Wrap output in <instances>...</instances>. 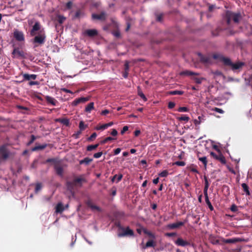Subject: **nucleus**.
<instances>
[{
  "instance_id": "obj_1",
  "label": "nucleus",
  "mask_w": 252,
  "mask_h": 252,
  "mask_svg": "<svg viewBox=\"0 0 252 252\" xmlns=\"http://www.w3.org/2000/svg\"><path fill=\"white\" fill-rule=\"evenodd\" d=\"M30 35L32 36H35L33 42L37 44L35 45V47L44 44L46 38L45 31L39 22H36L32 26L30 31Z\"/></svg>"
},
{
  "instance_id": "obj_2",
  "label": "nucleus",
  "mask_w": 252,
  "mask_h": 252,
  "mask_svg": "<svg viewBox=\"0 0 252 252\" xmlns=\"http://www.w3.org/2000/svg\"><path fill=\"white\" fill-rule=\"evenodd\" d=\"M243 17L242 13L240 11L234 12L227 10L223 14L222 19L227 28H230L232 24L238 25L243 19Z\"/></svg>"
},
{
  "instance_id": "obj_3",
  "label": "nucleus",
  "mask_w": 252,
  "mask_h": 252,
  "mask_svg": "<svg viewBox=\"0 0 252 252\" xmlns=\"http://www.w3.org/2000/svg\"><path fill=\"white\" fill-rule=\"evenodd\" d=\"M213 58L215 60H218L223 62L224 65L229 66L231 69L234 72H240L243 66L245 65L244 63L241 62L233 63L229 58L224 57L222 55L219 54H214Z\"/></svg>"
},
{
  "instance_id": "obj_4",
  "label": "nucleus",
  "mask_w": 252,
  "mask_h": 252,
  "mask_svg": "<svg viewBox=\"0 0 252 252\" xmlns=\"http://www.w3.org/2000/svg\"><path fill=\"white\" fill-rule=\"evenodd\" d=\"M85 178L82 177L75 178L72 181H67L66 182V187L68 190L73 192L76 187H81L83 183L86 182Z\"/></svg>"
},
{
  "instance_id": "obj_5",
  "label": "nucleus",
  "mask_w": 252,
  "mask_h": 252,
  "mask_svg": "<svg viewBox=\"0 0 252 252\" xmlns=\"http://www.w3.org/2000/svg\"><path fill=\"white\" fill-rule=\"evenodd\" d=\"M116 225L118 228L119 231L118 234L119 237H123L126 236H133L134 235L133 231L130 229L129 227H127L126 228H125L121 225L120 223L119 222Z\"/></svg>"
},
{
  "instance_id": "obj_6",
  "label": "nucleus",
  "mask_w": 252,
  "mask_h": 252,
  "mask_svg": "<svg viewBox=\"0 0 252 252\" xmlns=\"http://www.w3.org/2000/svg\"><path fill=\"white\" fill-rule=\"evenodd\" d=\"M210 155L214 158L220 161L222 164H226V160L225 157L223 156L219 150H218V154H216L214 152H212L210 153Z\"/></svg>"
},
{
  "instance_id": "obj_7",
  "label": "nucleus",
  "mask_w": 252,
  "mask_h": 252,
  "mask_svg": "<svg viewBox=\"0 0 252 252\" xmlns=\"http://www.w3.org/2000/svg\"><path fill=\"white\" fill-rule=\"evenodd\" d=\"M107 18V14L105 12L102 11L99 14L93 13L92 15V18L93 20H99L105 21Z\"/></svg>"
},
{
  "instance_id": "obj_8",
  "label": "nucleus",
  "mask_w": 252,
  "mask_h": 252,
  "mask_svg": "<svg viewBox=\"0 0 252 252\" xmlns=\"http://www.w3.org/2000/svg\"><path fill=\"white\" fill-rule=\"evenodd\" d=\"M200 61L205 64H210L212 62L211 58L209 56L203 55L200 53H198Z\"/></svg>"
},
{
  "instance_id": "obj_9",
  "label": "nucleus",
  "mask_w": 252,
  "mask_h": 252,
  "mask_svg": "<svg viewBox=\"0 0 252 252\" xmlns=\"http://www.w3.org/2000/svg\"><path fill=\"white\" fill-rule=\"evenodd\" d=\"M175 244L178 246L186 247L190 246V243L186 240H183L182 238H178L175 241Z\"/></svg>"
},
{
  "instance_id": "obj_10",
  "label": "nucleus",
  "mask_w": 252,
  "mask_h": 252,
  "mask_svg": "<svg viewBox=\"0 0 252 252\" xmlns=\"http://www.w3.org/2000/svg\"><path fill=\"white\" fill-rule=\"evenodd\" d=\"M90 99L89 97H81L79 98H77L75 99L72 102V105L73 106H77L80 103H85L88 101H89Z\"/></svg>"
},
{
  "instance_id": "obj_11",
  "label": "nucleus",
  "mask_w": 252,
  "mask_h": 252,
  "mask_svg": "<svg viewBox=\"0 0 252 252\" xmlns=\"http://www.w3.org/2000/svg\"><path fill=\"white\" fill-rule=\"evenodd\" d=\"M14 38L19 41H24L25 39L24 35L22 32L15 30L13 32Z\"/></svg>"
},
{
  "instance_id": "obj_12",
  "label": "nucleus",
  "mask_w": 252,
  "mask_h": 252,
  "mask_svg": "<svg viewBox=\"0 0 252 252\" xmlns=\"http://www.w3.org/2000/svg\"><path fill=\"white\" fill-rule=\"evenodd\" d=\"M0 154H1V158L5 160L9 157V153L6 151L4 146L0 147Z\"/></svg>"
},
{
  "instance_id": "obj_13",
  "label": "nucleus",
  "mask_w": 252,
  "mask_h": 252,
  "mask_svg": "<svg viewBox=\"0 0 252 252\" xmlns=\"http://www.w3.org/2000/svg\"><path fill=\"white\" fill-rule=\"evenodd\" d=\"M12 54L15 57L17 58L24 57V52L20 50L18 48H14Z\"/></svg>"
},
{
  "instance_id": "obj_14",
  "label": "nucleus",
  "mask_w": 252,
  "mask_h": 252,
  "mask_svg": "<svg viewBox=\"0 0 252 252\" xmlns=\"http://www.w3.org/2000/svg\"><path fill=\"white\" fill-rule=\"evenodd\" d=\"M185 224V222L182 221H178L175 223L169 224L168 225L167 227L169 229H174L175 228H179L182 226H183Z\"/></svg>"
},
{
  "instance_id": "obj_15",
  "label": "nucleus",
  "mask_w": 252,
  "mask_h": 252,
  "mask_svg": "<svg viewBox=\"0 0 252 252\" xmlns=\"http://www.w3.org/2000/svg\"><path fill=\"white\" fill-rule=\"evenodd\" d=\"M85 34L88 36L92 37L97 35L98 32L97 30L95 29L87 30L85 32Z\"/></svg>"
},
{
  "instance_id": "obj_16",
  "label": "nucleus",
  "mask_w": 252,
  "mask_h": 252,
  "mask_svg": "<svg viewBox=\"0 0 252 252\" xmlns=\"http://www.w3.org/2000/svg\"><path fill=\"white\" fill-rule=\"evenodd\" d=\"M54 168L56 171V174L61 177H63V168L59 165H55L54 166Z\"/></svg>"
},
{
  "instance_id": "obj_17",
  "label": "nucleus",
  "mask_w": 252,
  "mask_h": 252,
  "mask_svg": "<svg viewBox=\"0 0 252 252\" xmlns=\"http://www.w3.org/2000/svg\"><path fill=\"white\" fill-rule=\"evenodd\" d=\"M241 240L239 238H232V239H222V242L225 244H232V243H236L237 242H240Z\"/></svg>"
},
{
  "instance_id": "obj_18",
  "label": "nucleus",
  "mask_w": 252,
  "mask_h": 252,
  "mask_svg": "<svg viewBox=\"0 0 252 252\" xmlns=\"http://www.w3.org/2000/svg\"><path fill=\"white\" fill-rule=\"evenodd\" d=\"M45 98L48 103L51 104L53 106H56L58 102L57 100L54 97L48 95L46 96Z\"/></svg>"
},
{
  "instance_id": "obj_19",
  "label": "nucleus",
  "mask_w": 252,
  "mask_h": 252,
  "mask_svg": "<svg viewBox=\"0 0 252 252\" xmlns=\"http://www.w3.org/2000/svg\"><path fill=\"white\" fill-rule=\"evenodd\" d=\"M65 209L64 207L62 202H59L56 206V212L57 213H62Z\"/></svg>"
},
{
  "instance_id": "obj_20",
  "label": "nucleus",
  "mask_w": 252,
  "mask_h": 252,
  "mask_svg": "<svg viewBox=\"0 0 252 252\" xmlns=\"http://www.w3.org/2000/svg\"><path fill=\"white\" fill-rule=\"evenodd\" d=\"M179 75L181 76H191V75H198V73L189 71V70H185L181 71L180 72Z\"/></svg>"
},
{
  "instance_id": "obj_21",
  "label": "nucleus",
  "mask_w": 252,
  "mask_h": 252,
  "mask_svg": "<svg viewBox=\"0 0 252 252\" xmlns=\"http://www.w3.org/2000/svg\"><path fill=\"white\" fill-rule=\"evenodd\" d=\"M156 242L153 240H149L145 245L143 246L142 248L146 249L149 247H155L156 246Z\"/></svg>"
},
{
  "instance_id": "obj_22",
  "label": "nucleus",
  "mask_w": 252,
  "mask_h": 252,
  "mask_svg": "<svg viewBox=\"0 0 252 252\" xmlns=\"http://www.w3.org/2000/svg\"><path fill=\"white\" fill-rule=\"evenodd\" d=\"M23 76L25 80H30L31 79L35 80L36 78V75L35 74H29L25 73L23 75Z\"/></svg>"
},
{
  "instance_id": "obj_23",
  "label": "nucleus",
  "mask_w": 252,
  "mask_h": 252,
  "mask_svg": "<svg viewBox=\"0 0 252 252\" xmlns=\"http://www.w3.org/2000/svg\"><path fill=\"white\" fill-rule=\"evenodd\" d=\"M47 146H48V145L47 144H44L41 145L36 146L33 147L31 149V150L32 152H34V151H38V150H42L44 149L45 148H46L47 147Z\"/></svg>"
},
{
  "instance_id": "obj_24",
  "label": "nucleus",
  "mask_w": 252,
  "mask_h": 252,
  "mask_svg": "<svg viewBox=\"0 0 252 252\" xmlns=\"http://www.w3.org/2000/svg\"><path fill=\"white\" fill-rule=\"evenodd\" d=\"M88 206L92 210H97V211H101L100 207L93 204L91 201H88L87 203Z\"/></svg>"
},
{
  "instance_id": "obj_25",
  "label": "nucleus",
  "mask_w": 252,
  "mask_h": 252,
  "mask_svg": "<svg viewBox=\"0 0 252 252\" xmlns=\"http://www.w3.org/2000/svg\"><path fill=\"white\" fill-rule=\"evenodd\" d=\"M56 121L60 122L66 126H69L70 125L69 121L67 118L58 119L56 120Z\"/></svg>"
},
{
  "instance_id": "obj_26",
  "label": "nucleus",
  "mask_w": 252,
  "mask_h": 252,
  "mask_svg": "<svg viewBox=\"0 0 252 252\" xmlns=\"http://www.w3.org/2000/svg\"><path fill=\"white\" fill-rule=\"evenodd\" d=\"M94 109V103L90 102L88 104L85 108V112L90 113L92 110Z\"/></svg>"
},
{
  "instance_id": "obj_27",
  "label": "nucleus",
  "mask_w": 252,
  "mask_h": 252,
  "mask_svg": "<svg viewBox=\"0 0 252 252\" xmlns=\"http://www.w3.org/2000/svg\"><path fill=\"white\" fill-rule=\"evenodd\" d=\"M242 187L244 191L245 192L247 195H250V192L249 191V187L246 183L242 184Z\"/></svg>"
},
{
  "instance_id": "obj_28",
  "label": "nucleus",
  "mask_w": 252,
  "mask_h": 252,
  "mask_svg": "<svg viewBox=\"0 0 252 252\" xmlns=\"http://www.w3.org/2000/svg\"><path fill=\"white\" fill-rule=\"evenodd\" d=\"M123 178V175L122 174H119L118 175L116 174L112 178L111 181L112 182H114L115 180V179H117V183L119 182Z\"/></svg>"
},
{
  "instance_id": "obj_29",
  "label": "nucleus",
  "mask_w": 252,
  "mask_h": 252,
  "mask_svg": "<svg viewBox=\"0 0 252 252\" xmlns=\"http://www.w3.org/2000/svg\"><path fill=\"white\" fill-rule=\"evenodd\" d=\"M138 94L144 101H146L147 99L144 94L142 93L139 87H138Z\"/></svg>"
},
{
  "instance_id": "obj_30",
  "label": "nucleus",
  "mask_w": 252,
  "mask_h": 252,
  "mask_svg": "<svg viewBox=\"0 0 252 252\" xmlns=\"http://www.w3.org/2000/svg\"><path fill=\"white\" fill-rule=\"evenodd\" d=\"M177 119L180 121L188 122L189 118L186 115H182L181 117H178Z\"/></svg>"
},
{
  "instance_id": "obj_31",
  "label": "nucleus",
  "mask_w": 252,
  "mask_h": 252,
  "mask_svg": "<svg viewBox=\"0 0 252 252\" xmlns=\"http://www.w3.org/2000/svg\"><path fill=\"white\" fill-rule=\"evenodd\" d=\"M92 161L93 159L92 158H85L83 160H80V164H82L85 163L86 164H88Z\"/></svg>"
},
{
  "instance_id": "obj_32",
  "label": "nucleus",
  "mask_w": 252,
  "mask_h": 252,
  "mask_svg": "<svg viewBox=\"0 0 252 252\" xmlns=\"http://www.w3.org/2000/svg\"><path fill=\"white\" fill-rule=\"evenodd\" d=\"M184 92L182 91L175 90L169 92V94L171 95H182Z\"/></svg>"
},
{
  "instance_id": "obj_33",
  "label": "nucleus",
  "mask_w": 252,
  "mask_h": 252,
  "mask_svg": "<svg viewBox=\"0 0 252 252\" xmlns=\"http://www.w3.org/2000/svg\"><path fill=\"white\" fill-rule=\"evenodd\" d=\"M98 146H99V144L89 145L87 147V150L88 151H92L96 149Z\"/></svg>"
},
{
  "instance_id": "obj_34",
  "label": "nucleus",
  "mask_w": 252,
  "mask_h": 252,
  "mask_svg": "<svg viewBox=\"0 0 252 252\" xmlns=\"http://www.w3.org/2000/svg\"><path fill=\"white\" fill-rule=\"evenodd\" d=\"M87 127H88V125H85L83 121H81L80 122L79 125V127L80 130L82 131L83 130H85Z\"/></svg>"
},
{
  "instance_id": "obj_35",
  "label": "nucleus",
  "mask_w": 252,
  "mask_h": 252,
  "mask_svg": "<svg viewBox=\"0 0 252 252\" xmlns=\"http://www.w3.org/2000/svg\"><path fill=\"white\" fill-rule=\"evenodd\" d=\"M205 202H206L207 205H208V207L209 208L210 210L213 211L214 209V208H213V206H212V205L211 204V203L209 201V197H205Z\"/></svg>"
},
{
  "instance_id": "obj_36",
  "label": "nucleus",
  "mask_w": 252,
  "mask_h": 252,
  "mask_svg": "<svg viewBox=\"0 0 252 252\" xmlns=\"http://www.w3.org/2000/svg\"><path fill=\"white\" fill-rule=\"evenodd\" d=\"M198 159L202 162L204 166L206 167L207 164V160L206 157H200Z\"/></svg>"
},
{
  "instance_id": "obj_37",
  "label": "nucleus",
  "mask_w": 252,
  "mask_h": 252,
  "mask_svg": "<svg viewBox=\"0 0 252 252\" xmlns=\"http://www.w3.org/2000/svg\"><path fill=\"white\" fill-rule=\"evenodd\" d=\"M192 79L194 81V82L198 84H200L202 83V80H204L203 78H197L195 77H193Z\"/></svg>"
},
{
  "instance_id": "obj_38",
  "label": "nucleus",
  "mask_w": 252,
  "mask_h": 252,
  "mask_svg": "<svg viewBox=\"0 0 252 252\" xmlns=\"http://www.w3.org/2000/svg\"><path fill=\"white\" fill-rule=\"evenodd\" d=\"M36 139V136H35L34 135H32L31 136L30 140L27 143V146H30Z\"/></svg>"
},
{
  "instance_id": "obj_39",
  "label": "nucleus",
  "mask_w": 252,
  "mask_h": 252,
  "mask_svg": "<svg viewBox=\"0 0 252 252\" xmlns=\"http://www.w3.org/2000/svg\"><path fill=\"white\" fill-rule=\"evenodd\" d=\"M168 175V172L167 170H164L159 173L158 176L161 177H166Z\"/></svg>"
},
{
  "instance_id": "obj_40",
  "label": "nucleus",
  "mask_w": 252,
  "mask_h": 252,
  "mask_svg": "<svg viewBox=\"0 0 252 252\" xmlns=\"http://www.w3.org/2000/svg\"><path fill=\"white\" fill-rule=\"evenodd\" d=\"M173 165H176L179 166H184L186 165V163L183 161H177L175 162Z\"/></svg>"
},
{
  "instance_id": "obj_41",
  "label": "nucleus",
  "mask_w": 252,
  "mask_h": 252,
  "mask_svg": "<svg viewBox=\"0 0 252 252\" xmlns=\"http://www.w3.org/2000/svg\"><path fill=\"white\" fill-rule=\"evenodd\" d=\"M115 139V138H112L111 137H107L101 141V143L105 144V143H106L109 141H112V140H114Z\"/></svg>"
},
{
  "instance_id": "obj_42",
  "label": "nucleus",
  "mask_w": 252,
  "mask_h": 252,
  "mask_svg": "<svg viewBox=\"0 0 252 252\" xmlns=\"http://www.w3.org/2000/svg\"><path fill=\"white\" fill-rule=\"evenodd\" d=\"M97 134L95 132H94L88 138V140L89 141H93L96 137Z\"/></svg>"
},
{
  "instance_id": "obj_43",
  "label": "nucleus",
  "mask_w": 252,
  "mask_h": 252,
  "mask_svg": "<svg viewBox=\"0 0 252 252\" xmlns=\"http://www.w3.org/2000/svg\"><path fill=\"white\" fill-rule=\"evenodd\" d=\"M72 5V2L71 1H69L65 4V8L66 9H71Z\"/></svg>"
},
{
  "instance_id": "obj_44",
  "label": "nucleus",
  "mask_w": 252,
  "mask_h": 252,
  "mask_svg": "<svg viewBox=\"0 0 252 252\" xmlns=\"http://www.w3.org/2000/svg\"><path fill=\"white\" fill-rule=\"evenodd\" d=\"M129 68V62L127 61H126L125 63V65H124L125 71L126 72H128Z\"/></svg>"
},
{
  "instance_id": "obj_45",
  "label": "nucleus",
  "mask_w": 252,
  "mask_h": 252,
  "mask_svg": "<svg viewBox=\"0 0 252 252\" xmlns=\"http://www.w3.org/2000/svg\"><path fill=\"white\" fill-rule=\"evenodd\" d=\"M83 14V13L81 11V10H78L75 14V16H74V17L75 18H80V17L81 16V15H82Z\"/></svg>"
},
{
  "instance_id": "obj_46",
  "label": "nucleus",
  "mask_w": 252,
  "mask_h": 252,
  "mask_svg": "<svg viewBox=\"0 0 252 252\" xmlns=\"http://www.w3.org/2000/svg\"><path fill=\"white\" fill-rule=\"evenodd\" d=\"M202 118L201 116L198 117V119H195L194 120V123L195 125H199L201 121H202Z\"/></svg>"
},
{
  "instance_id": "obj_47",
  "label": "nucleus",
  "mask_w": 252,
  "mask_h": 252,
  "mask_svg": "<svg viewBox=\"0 0 252 252\" xmlns=\"http://www.w3.org/2000/svg\"><path fill=\"white\" fill-rule=\"evenodd\" d=\"M65 20V18L64 17H63V16L59 15L58 16V21L59 23L62 24Z\"/></svg>"
},
{
  "instance_id": "obj_48",
  "label": "nucleus",
  "mask_w": 252,
  "mask_h": 252,
  "mask_svg": "<svg viewBox=\"0 0 252 252\" xmlns=\"http://www.w3.org/2000/svg\"><path fill=\"white\" fill-rule=\"evenodd\" d=\"M230 210L233 212H236L238 211L237 206L235 204H233L230 207Z\"/></svg>"
},
{
  "instance_id": "obj_49",
  "label": "nucleus",
  "mask_w": 252,
  "mask_h": 252,
  "mask_svg": "<svg viewBox=\"0 0 252 252\" xmlns=\"http://www.w3.org/2000/svg\"><path fill=\"white\" fill-rule=\"evenodd\" d=\"M106 128H107V126L105 124L102 125L100 126H96L95 128L96 130H104Z\"/></svg>"
},
{
  "instance_id": "obj_50",
  "label": "nucleus",
  "mask_w": 252,
  "mask_h": 252,
  "mask_svg": "<svg viewBox=\"0 0 252 252\" xmlns=\"http://www.w3.org/2000/svg\"><path fill=\"white\" fill-rule=\"evenodd\" d=\"M41 189V185L40 183H37L36 184L35 188V192L37 193L39 190Z\"/></svg>"
},
{
  "instance_id": "obj_51",
  "label": "nucleus",
  "mask_w": 252,
  "mask_h": 252,
  "mask_svg": "<svg viewBox=\"0 0 252 252\" xmlns=\"http://www.w3.org/2000/svg\"><path fill=\"white\" fill-rule=\"evenodd\" d=\"M179 112H188L189 111V109L186 107H180L178 109Z\"/></svg>"
},
{
  "instance_id": "obj_52",
  "label": "nucleus",
  "mask_w": 252,
  "mask_h": 252,
  "mask_svg": "<svg viewBox=\"0 0 252 252\" xmlns=\"http://www.w3.org/2000/svg\"><path fill=\"white\" fill-rule=\"evenodd\" d=\"M212 110L220 114H222L224 113V111L223 110L217 107H215Z\"/></svg>"
},
{
  "instance_id": "obj_53",
  "label": "nucleus",
  "mask_w": 252,
  "mask_h": 252,
  "mask_svg": "<svg viewBox=\"0 0 252 252\" xmlns=\"http://www.w3.org/2000/svg\"><path fill=\"white\" fill-rule=\"evenodd\" d=\"M102 154H103L102 152H100L95 153L94 155V157L95 158H98L102 156Z\"/></svg>"
},
{
  "instance_id": "obj_54",
  "label": "nucleus",
  "mask_w": 252,
  "mask_h": 252,
  "mask_svg": "<svg viewBox=\"0 0 252 252\" xmlns=\"http://www.w3.org/2000/svg\"><path fill=\"white\" fill-rule=\"evenodd\" d=\"M175 106V103L174 102L170 101L168 103V107L169 109H172Z\"/></svg>"
},
{
  "instance_id": "obj_55",
  "label": "nucleus",
  "mask_w": 252,
  "mask_h": 252,
  "mask_svg": "<svg viewBox=\"0 0 252 252\" xmlns=\"http://www.w3.org/2000/svg\"><path fill=\"white\" fill-rule=\"evenodd\" d=\"M165 235L166 236L171 237L176 236L177 233L176 232L166 233H165Z\"/></svg>"
},
{
  "instance_id": "obj_56",
  "label": "nucleus",
  "mask_w": 252,
  "mask_h": 252,
  "mask_svg": "<svg viewBox=\"0 0 252 252\" xmlns=\"http://www.w3.org/2000/svg\"><path fill=\"white\" fill-rule=\"evenodd\" d=\"M128 127L127 126H124L123 127L122 130L121 131V134H122V135L124 134L126 131L128 130Z\"/></svg>"
},
{
  "instance_id": "obj_57",
  "label": "nucleus",
  "mask_w": 252,
  "mask_h": 252,
  "mask_svg": "<svg viewBox=\"0 0 252 252\" xmlns=\"http://www.w3.org/2000/svg\"><path fill=\"white\" fill-rule=\"evenodd\" d=\"M81 132L82 131L81 130L78 131L76 133L73 134V137H74L75 139L79 138V136L80 134L81 133Z\"/></svg>"
},
{
  "instance_id": "obj_58",
  "label": "nucleus",
  "mask_w": 252,
  "mask_h": 252,
  "mask_svg": "<svg viewBox=\"0 0 252 252\" xmlns=\"http://www.w3.org/2000/svg\"><path fill=\"white\" fill-rule=\"evenodd\" d=\"M147 235H148L149 236V237H150L152 239H155L156 238L155 235L153 233L151 232V231H149V232L148 233Z\"/></svg>"
},
{
  "instance_id": "obj_59",
  "label": "nucleus",
  "mask_w": 252,
  "mask_h": 252,
  "mask_svg": "<svg viewBox=\"0 0 252 252\" xmlns=\"http://www.w3.org/2000/svg\"><path fill=\"white\" fill-rule=\"evenodd\" d=\"M162 17L163 15L161 14L158 15L157 16V21L158 22H161L162 20Z\"/></svg>"
},
{
  "instance_id": "obj_60",
  "label": "nucleus",
  "mask_w": 252,
  "mask_h": 252,
  "mask_svg": "<svg viewBox=\"0 0 252 252\" xmlns=\"http://www.w3.org/2000/svg\"><path fill=\"white\" fill-rule=\"evenodd\" d=\"M211 241L213 244H218L219 243V240L217 239L216 238H213Z\"/></svg>"
},
{
  "instance_id": "obj_61",
  "label": "nucleus",
  "mask_w": 252,
  "mask_h": 252,
  "mask_svg": "<svg viewBox=\"0 0 252 252\" xmlns=\"http://www.w3.org/2000/svg\"><path fill=\"white\" fill-rule=\"evenodd\" d=\"M204 181H205V187H208L209 186V183L208 181V179L207 176H204Z\"/></svg>"
},
{
  "instance_id": "obj_62",
  "label": "nucleus",
  "mask_w": 252,
  "mask_h": 252,
  "mask_svg": "<svg viewBox=\"0 0 252 252\" xmlns=\"http://www.w3.org/2000/svg\"><path fill=\"white\" fill-rule=\"evenodd\" d=\"M111 134L112 136H115L118 134V132L116 129H112L111 132Z\"/></svg>"
},
{
  "instance_id": "obj_63",
  "label": "nucleus",
  "mask_w": 252,
  "mask_h": 252,
  "mask_svg": "<svg viewBox=\"0 0 252 252\" xmlns=\"http://www.w3.org/2000/svg\"><path fill=\"white\" fill-rule=\"evenodd\" d=\"M100 2H93L92 3V5L94 7H98L100 5Z\"/></svg>"
},
{
  "instance_id": "obj_64",
  "label": "nucleus",
  "mask_w": 252,
  "mask_h": 252,
  "mask_svg": "<svg viewBox=\"0 0 252 252\" xmlns=\"http://www.w3.org/2000/svg\"><path fill=\"white\" fill-rule=\"evenodd\" d=\"M121 151V148H118L116 149L114 151V155H117L119 154L120 153Z\"/></svg>"
}]
</instances>
